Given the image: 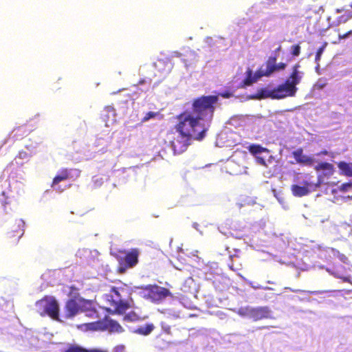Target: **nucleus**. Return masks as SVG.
I'll return each mask as SVG.
<instances>
[{
	"label": "nucleus",
	"instance_id": "1",
	"mask_svg": "<svg viewBox=\"0 0 352 352\" xmlns=\"http://www.w3.org/2000/svg\"><path fill=\"white\" fill-rule=\"evenodd\" d=\"M177 123L175 129L180 135L201 140L206 136L208 127L196 118L190 111L186 110L177 116Z\"/></svg>",
	"mask_w": 352,
	"mask_h": 352
},
{
	"label": "nucleus",
	"instance_id": "2",
	"mask_svg": "<svg viewBox=\"0 0 352 352\" xmlns=\"http://www.w3.org/2000/svg\"><path fill=\"white\" fill-rule=\"evenodd\" d=\"M219 96H201L192 100L190 113L209 128L214 117Z\"/></svg>",
	"mask_w": 352,
	"mask_h": 352
},
{
	"label": "nucleus",
	"instance_id": "3",
	"mask_svg": "<svg viewBox=\"0 0 352 352\" xmlns=\"http://www.w3.org/2000/svg\"><path fill=\"white\" fill-rule=\"evenodd\" d=\"M129 289L125 285L111 286L109 292L104 295V299L113 309V313L123 314L131 308L132 298Z\"/></svg>",
	"mask_w": 352,
	"mask_h": 352
},
{
	"label": "nucleus",
	"instance_id": "4",
	"mask_svg": "<svg viewBox=\"0 0 352 352\" xmlns=\"http://www.w3.org/2000/svg\"><path fill=\"white\" fill-rule=\"evenodd\" d=\"M140 254L138 248H132L129 251L118 249L111 253L119 263L118 272L123 274L127 269L134 267L138 263Z\"/></svg>",
	"mask_w": 352,
	"mask_h": 352
},
{
	"label": "nucleus",
	"instance_id": "5",
	"mask_svg": "<svg viewBox=\"0 0 352 352\" xmlns=\"http://www.w3.org/2000/svg\"><path fill=\"white\" fill-rule=\"evenodd\" d=\"M36 307L41 316L47 315L53 320H59V305L55 298L46 296L36 302Z\"/></svg>",
	"mask_w": 352,
	"mask_h": 352
},
{
	"label": "nucleus",
	"instance_id": "6",
	"mask_svg": "<svg viewBox=\"0 0 352 352\" xmlns=\"http://www.w3.org/2000/svg\"><path fill=\"white\" fill-rule=\"evenodd\" d=\"M144 290L146 292L144 298L154 303H159L168 296H173L169 289L157 285H148L144 287Z\"/></svg>",
	"mask_w": 352,
	"mask_h": 352
},
{
	"label": "nucleus",
	"instance_id": "7",
	"mask_svg": "<svg viewBox=\"0 0 352 352\" xmlns=\"http://www.w3.org/2000/svg\"><path fill=\"white\" fill-rule=\"evenodd\" d=\"M239 313L241 315L245 316L254 321H258L270 318L272 311L267 307H248L243 309H241Z\"/></svg>",
	"mask_w": 352,
	"mask_h": 352
},
{
	"label": "nucleus",
	"instance_id": "8",
	"mask_svg": "<svg viewBox=\"0 0 352 352\" xmlns=\"http://www.w3.org/2000/svg\"><path fill=\"white\" fill-rule=\"evenodd\" d=\"M314 170L318 172L317 183L315 188H318L324 182L325 179L330 178L335 172V168L331 163L320 162L314 166Z\"/></svg>",
	"mask_w": 352,
	"mask_h": 352
},
{
	"label": "nucleus",
	"instance_id": "9",
	"mask_svg": "<svg viewBox=\"0 0 352 352\" xmlns=\"http://www.w3.org/2000/svg\"><path fill=\"white\" fill-rule=\"evenodd\" d=\"M85 300L78 294L74 298L69 299L65 304V317L71 318L83 310Z\"/></svg>",
	"mask_w": 352,
	"mask_h": 352
},
{
	"label": "nucleus",
	"instance_id": "10",
	"mask_svg": "<svg viewBox=\"0 0 352 352\" xmlns=\"http://www.w3.org/2000/svg\"><path fill=\"white\" fill-rule=\"evenodd\" d=\"M297 91V87L293 85H290L289 81L278 85L273 89V99H282L286 97L294 96Z\"/></svg>",
	"mask_w": 352,
	"mask_h": 352
},
{
	"label": "nucleus",
	"instance_id": "11",
	"mask_svg": "<svg viewBox=\"0 0 352 352\" xmlns=\"http://www.w3.org/2000/svg\"><path fill=\"white\" fill-rule=\"evenodd\" d=\"M192 139V138L190 137H185L184 135H180L178 138H174L171 142V146L174 151V153L181 154L186 151Z\"/></svg>",
	"mask_w": 352,
	"mask_h": 352
},
{
	"label": "nucleus",
	"instance_id": "12",
	"mask_svg": "<svg viewBox=\"0 0 352 352\" xmlns=\"http://www.w3.org/2000/svg\"><path fill=\"white\" fill-rule=\"evenodd\" d=\"M296 163L302 166H312L315 163V159L309 155L304 154L303 149L298 148L292 153Z\"/></svg>",
	"mask_w": 352,
	"mask_h": 352
},
{
	"label": "nucleus",
	"instance_id": "13",
	"mask_svg": "<svg viewBox=\"0 0 352 352\" xmlns=\"http://www.w3.org/2000/svg\"><path fill=\"white\" fill-rule=\"evenodd\" d=\"M314 186H315V184L308 181H304L302 186L298 184L292 185L291 186V191L294 197H301L309 195L311 192V188Z\"/></svg>",
	"mask_w": 352,
	"mask_h": 352
},
{
	"label": "nucleus",
	"instance_id": "14",
	"mask_svg": "<svg viewBox=\"0 0 352 352\" xmlns=\"http://www.w3.org/2000/svg\"><path fill=\"white\" fill-rule=\"evenodd\" d=\"M25 223L23 220L19 219L16 225L13 226L11 231L8 233V239L11 243H16L24 234Z\"/></svg>",
	"mask_w": 352,
	"mask_h": 352
},
{
	"label": "nucleus",
	"instance_id": "15",
	"mask_svg": "<svg viewBox=\"0 0 352 352\" xmlns=\"http://www.w3.org/2000/svg\"><path fill=\"white\" fill-rule=\"evenodd\" d=\"M71 170L72 169L68 168H62L60 169L57 175L54 177L51 187L56 190L63 191V190L60 189V187L58 186V184L62 182L69 179L72 177L71 176Z\"/></svg>",
	"mask_w": 352,
	"mask_h": 352
},
{
	"label": "nucleus",
	"instance_id": "16",
	"mask_svg": "<svg viewBox=\"0 0 352 352\" xmlns=\"http://www.w3.org/2000/svg\"><path fill=\"white\" fill-rule=\"evenodd\" d=\"M103 331L121 333L123 331V328L117 321L112 319H105L103 321Z\"/></svg>",
	"mask_w": 352,
	"mask_h": 352
},
{
	"label": "nucleus",
	"instance_id": "17",
	"mask_svg": "<svg viewBox=\"0 0 352 352\" xmlns=\"http://www.w3.org/2000/svg\"><path fill=\"white\" fill-rule=\"evenodd\" d=\"M300 67V65L299 63L295 64L292 67V72L289 78L286 80V81H289L290 85H293L294 87H296V85L300 82L302 78V73L299 71Z\"/></svg>",
	"mask_w": 352,
	"mask_h": 352
},
{
	"label": "nucleus",
	"instance_id": "18",
	"mask_svg": "<svg viewBox=\"0 0 352 352\" xmlns=\"http://www.w3.org/2000/svg\"><path fill=\"white\" fill-rule=\"evenodd\" d=\"M286 63H280L278 64H276L274 66H272V69H263L262 68H260L257 71V76L258 77L262 76H270L272 74H273L275 72L284 70L286 68Z\"/></svg>",
	"mask_w": 352,
	"mask_h": 352
},
{
	"label": "nucleus",
	"instance_id": "19",
	"mask_svg": "<svg viewBox=\"0 0 352 352\" xmlns=\"http://www.w3.org/2000/svg\"><path fill=\"white\" fill-rule=\"evenodd\" d=\"M155 328V325L153 323H147L144 326L138 327L133 332L140 336H146L151 334Z\"/></svg>",
	"mask_w": 352,
	"mask_h": 352
},
{
	"label": "nucleus",
	"instance_id": "20",
	"mask_svg": "<svg viewBox=\"0 0 352 352\" xmlns=\"http://www.w3.org/2000/svg\"><path fill=\"white\" fill-rule=\"evenodd\" d=\"M273 89H268L267 88H261L257 91L255 95L252 96L253 99H264L272 98L273 99Z\"/></svg>",
	"mask_w": 352,
	"mask_h": 352
},
{
	"label": "nucleus",
	"instance_id": "21",
	"mask_svg": "<svg viewBox=\"0 0 352 352\" xmlns=\"http://www.w3.org/2000/svg\"><path fill=\"white\" fill-rule=\"evenodd\" d=\"M338 167L340 171V174L347 177H352V162L347 163L341 161L338 163Z\"/></svg>",
	"mask_w": 352,
	"mask_h": 352
},
{
	"label": "nucleus",
	"instance_id": "22",
	"mask_svg": "<svg viewBox=\"0 0 352 352\" xmlns=\"http://www.w3.org/2000/svg\"><path fill=\"white\" fill-rule=\"evenodd\" d=\"M258 78L257 72L253 75L252 69L248 68L246 72V77L243 81V87L251 85L253 82H256Z\"/></svg>",
	"mask_w": 352,
	"mask_h": 352
},
{
	"label": "nucleus",
	"instance_id": "23",
	"mask_svg": "<svg viewBox=\"0 0 352 352\" xmlns=\"http://www.w3.org/2000/svg\"><path fill=\"white\" fill-rule=\"evenodd\" d=\"M63 352H105L98 349L87 350L78 344H70Z\"/></svg>",
	"mask_w": 352,
	"mask_h": 352
},
{
	"label": "nucleus",
	"instance_id": "24",
	"mask_svg": "<svg viewBox=\"0 0 352 352\" xmlns=\"http://www.w3.org/2000/svg\"><path fill=\"white\" fill-rule=\"evenodd\" d=\"M249 152L254 156H256V155L262 153H269V150L267 148H265L260 144H253L250 145L248 147Z\"/></svg>",
	"mask_w": 352,
	"mask_h": 352
},
{
	"label": "nucleus",
	"instance_id": "25",
	"mask_svg": "<svg viewBox=\"0 0 352 352\" xmlns=\"http://www.w3.org/2000/svg\"><path fill=\"white\" fill-rule=\"evenodd\" d=\"M206 279L208 280L212 281V283H213V285L215 287L219 286L218 283L221 282V279H223V276H221V274H219V273H216L214 276H212V273L211 270H209L208 272H207L206 273Z\"/></svg>",
	"mask_w": 352,
	"mask_h": 352
},
{
	"label": "nucleus",
	"instance_id": "26",
	"mask_svg": "<svg viewBox=\"0 0 352 352\" xmlns=\"http://www.w3.org/2000/svg\"><path fill=\"white\" fill-rule=\"evenodd\" d=\"M146 317H140L139 315H138L135 311H132L126 314L124 316V320L128 322H137L140 320H143Z\"/></svg>",
	"mask_w": 352,
	"mask_h": 352
},
{
	"label": "nucleus",
	"instance_id": "27",
	"mask_svg": "<svg viewBox=\"0 0 352 352\" xmlns=\"http://www.w3.org/2000/svg\"><path fill=\"white\" fill-rule=\"evenodd\" d=\"M87 325H88L89 329L91 330L103 331V321H97L95 322H91V323H89Z\"/></svg>",
	"mask_w": 352,
	"mask_h": 352
},
{
	"label": "nucleus",
	"instance_id": "28",
	"mask_svg": "<svg viewBox=\"0 0 352 352\" xmlns=\"http://www.w3.org/2000/svg\"><path fill=\"white\" fill-rule=\"evenodd\" d=\"M327 43H324L320 47H319L316 52L315 60L318 64L319 61L320 60L321 56L322 53L324 52V50L327 46Z\"/></svg>",
	"mask_w": 352,
	"mask_h": 352
},
{
	"label": "nucleus",
	"instance_id": "29",
	"mask_svg": "<svg viewBox=\"0 0 352 352\" xmlns=\"http://www.w3.org/2000/svg\"><path fill=\"white\" fill-rule=\"evenodd\" d=\"M160 114L159 112H153V111H148L147 112L145 116L142 118V122H145L148 121L149 120L155 118L157 116Z\"/></svg>",
	"mask_w": 352,
	"mask_h": 352
},
{
	"label": "nucleus",
	"instance_id": "30",
	"mask_svg": "<svg viewBox=\"0 0 352 352\" xmlns=\"http://www.w3.org/2000/svg\"><path fill=\"white\" fill-rule=\"evenodd\" d=\"M276 56H270L265 63V64H266L265 69H272V66H274L276 64Z\"/></svg>",
	"mask_w": 352,
	"mask_h": 352
},
{
	"label": "nucleus",
	"instance_id": "31",
	"mask_svg": "<svg viewBox=\"0 0 352 352\" xmlns=\"http://www.w3.org/2000/svg\"><path fill=\"white\" fill-rule=\"evenodd\" d=\"M351 188H352V182L344 183L338 187L339 190L344 192L348 191Z\"/></svg>",
	"mask_w": 352,
	"mask_h": 352
},
{
	"label": "nucleus",
	"instance_id": "32",
	"mask_svg": "<svg viewBox=\"0 0 352 352\" xmlns=\"http://www.w3.org/2000/svg\"><path fill=\"white\" fill-rule=\"evenodd\" d=\"M300 54V46L297 44L292 46V54L294 56H298Z\"/></svg>",
	"mask_w": 352,
	"mask_h": 352
},
{
	"label": "nucleus",
	"instance_id": "33",
	"mask_svg": "<svg viewBox=\"0 0 352 352\" xmlns=\"http://www.w3.org/2000/svg\"><path fill=\"white\" fill-rule=\"evenodd\" d=\"M232 95H233L232 93L229 91H226L219 94V96H220L224 98H229L231 96H232Z\"/></svg>",
	"mask_w": 352,
	"mask_h": 352
},
{
	"label": "nucleus",
	"instance_id": "34",
	"mask_svg": "<svg viewBox=\"0 0 352 352\" xmlns=\"http://www.w3.org/2000/svg\"><path fill=\"white\" fill-rule=\"evenodd\" d=\"M256 161L258 164H259L260 165H262V166H266V162H265V160L263 157H259V156H256Z\"/></svg>",
	"mask_w": 352,
	"mask_h": 352
},
{
	"label": "nucleus",
	"instance_id": "35",
	"mask_svg": "<svg viewBox=\"0 0 352 352\" xmlns=\"http://www.w3.org/2000/svg\"><path fill=\"white\" fill-rule=\"evenodd\" d=\"M351 34H352V30H349L343 34H339L338 38L340 39H344V38H346L349 36H350Z\"/></svg>",
	"mask_w": 352,
	"mask_h": 352
},
{
	"label": "nucleus",
	"instance_id": "36",
	"mask_svg": "<svg viewBox=\"0 0 352 352\" xmlns=\"http://www.w3.org/2000/svg\"><path fill=\"white\" fill-rule=\"evenodd\" d=\"M229 267L233 271H238L241 270V267L235 266L234 263L229 265Z\"/></svg>",
	"mask_w": 352,
	"mask_h": 352
},
{
	"label": "nucleus",
	"instance_id": "37",
	"mask_svg": "<svg viewBox=\"0 0 352 352\" xmlns=\"http://www.w3.org/2000/svg\"><path fill=\"white\" fill-rule=\"evenodd\" d=\"M319 155H327L328 151L327 150L321 151Z\"/></svg>",
	"mask_w": 352,
	"mask_h": 352
},
{
	"label": "nucleus",
	"instance_id": "38",
	"mask_svg": "<svg viewBox=\"0 0 352 352\" xmlns=\"http://www.w3.org/2000/svg\"><path fill=\"white\" fill-rule=\"evenodd\" d=\"M165 331L166 333H170V327H167V328L165 329Z\"/></svg>",
	"mask_w": 352,
	"mask_h": 352
},
{
	"label": "nucleus",
	"instance_id": "39",
	"mask_svg": "<svg viewBox=\"0 0 352 352\" xmlns=\"http://www.w3.org/2000/svg\"><path fill=\"white\" fill-rule=\"evenodd\" d=\"M76 170L77 171L76 177H78V176H79V175H80V170Z\"/></svg>",
	"mask_w": 352,
	"mask_h": 352
},
{
	"label": "nucleus",
	"instance_id": "40",
	"mask_svg": "<svg viewBox=\"0 0 352 352\" xmlns=\"http://www.w3.org/2000/svg\"><path fill=\"white\" fill-rule=\"evenodd\" d=\"M265 328H266V327H263H263H259L258 329H265Z\"/></svg>",
	"mask_w": 352,
	"mask_h": 352
},
{
	"label": "nucleus",
	"instance_id": "41",
	"mask_svg": "<svg viewBox=\"0 0 352 352\" xmlns=\"http://www.w3.org/2000/svg\"><path fill=\"white\" fill-rule=\"evenodd\" d=\"M342 10H343L338 9V10H337V12H342Z\"/></svg>",
	"mask_w": 352,
	"mask_h": 352
},
{
	"label": "nucleus",
	"instance_id": "42",
	"mask_svg": "<svg viewBox=\"0 0 352 352\" xmlns=\"http://www.w3.org/2000/svg\"><path fill=\"white\" fill-rule=\"evenodd\" d=\"M71 289L77 290L74 287H71Z\"/></svg>",
	"mask_w": 352,
	"mask_h": 352
},
{
	"label": "nucleus",
	"instance_id": "43",
	"mask_svg": "<svg viewBox=\"0 0 352 352\" xmlns=\"http://www.w3.org/2000/svg\"><path fill=\"white\" fill-rule=\"evenodd\" d=\"M348 20V18H346L343 20V22H346Z\"/></svg>",
	"mask_w": 352,
	"mask_h": 352
},
{
	"label": "nucleus",
	"instance_id": "44",
	"mask_svg": "<svg viewBox=\"0 0 352 352\" xmlns=\"http://www.w3.org/2000/svg\"><path fill=\"white\" fill-rule=\"evenodd\" d=\"M280 50V46H279L278 48H277V51H279Z\"/></svg>",
	"mask_w": 352,
	"mask_h": 352
},
{
	"label": "nucleus",
	"instance_id": "45",
	"mask_svg": "<svg viewBox=\"0 0 352 352\" xmlns=\"http://www.w3.org/2000/svg\"><path fill=\"white\" fill-rule=\"evenodd\" d=\"M12 164H13V162H11L8 165V166L9 165H12Z\"/></svg>",
	"mask_w": 352,
	"mask_h": 352
},
{
	"label": "nucleus",
	"instance_id": "46",
	"mask_svg": "<svg viewBox=\"0 0 352 352\" xmlns=\"http://www.w3.org/2000/svg\"><path fill=\"white\" fill-rule=\"evenodd\" d=\"M235 257H236L235 256H231V258H232V259H234V258H235Z\"/></svg>",
	"mask_w": 352,
	"mask_h": 352
},
{
	"label": "nucleus",
	"instance_id": "47",
	"mask_svg": "<svg viewBox=\"0 0 352 352\" xmlns=\"http://www.w3.org/2000/svg\"><path fill=\"white\" fill-rule=\"evenodd\" d=\"M349 6L352 8V3L349 5Z\"/></svg>",
	"mask_w": 352,
	"mask_h": 352
}]
</instances>
